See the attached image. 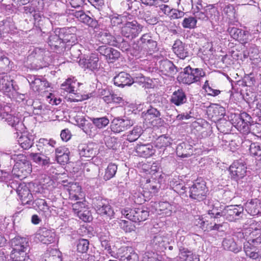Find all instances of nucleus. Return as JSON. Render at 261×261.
<instances>
[{
  "instance_id": "b1692460",
  "label": "nucleus",
  "mask_w": 261,
  "mask_h": 261,
  "mask_svg": "<svg viewBox=\"0 0 261 261\" xmlns=\"http://www.w3.org/2000/svg\"><path fill=\"white\" fill-rule=\"evenodd\" d=\"M16 191L23 204H31L32 202L33 196L30 192L29 188L25 185H19Z\"/></svg>"
},
{
  "instance_id": "c756f323",
  "label": "nucleus",
  "mask_w": 261,
  "mask_h": 261,
  "mask_svg": "<svg viewBox=\"0 0 261 261\" xmlns=\"http://www.w3.org/2000/svg\"><path fill=\"white\" fill-rule=\"evenodd\" d=\"M136 151L139 156L143 158H148L153 155L155 151L152 145L141 144L136 147Z\"/></svg>"
},
{
  "instance_id": "72a5a7b5",
  "label": "nucleus",
  "mask_w": 261,
  "mask_h": 261,
  "mask_svg": "<svg viewBox=\"0 0 261 261\" xmlns=\"http://www.w3.org/2000/svg\"><path fill=\"white\" fill-rule=\"evenodd\" d=\"M173 50L180 59H185L188 56V51L185 49V44L179 40H176L173 44Z\"/></svg>"
},
{
  "instance_id": "5701e85b",
  "label": "nucleus",
  "mask_w": 261,
  "mask_h": 261,
  "mask_svg": "<svg viewBox=\"0 0 261 261\" xmlns=\"http://www.w3.org/2000/svg\"><path fill=\"white\" fill-rule=\"evenodd\" d=\"M47 43L51 49L56 51H62L65 48L60 34L57 35L56 32L51 33L47 39Z\"/></svg>"
},
{
  "instance_id": "052dcab7",
  "label": "nucleus",
  "mask_w": 261,
  "mask_h": 261,
  "mask_svg": "<svg viewBox=\"0 0 261 261\" xmlns=\"http://www.w3.org/2000/svg\"><path fill=\"white\" fill-rule=\"evenodd\" d=\"M70 197H73L76 199L78 198L77 194L81 192V188L76 183H72L68 189Z\"/></svg>"
},
{
  "instance_id": "a211bd4d",
  "label": "nucleus",
  "mask_w": 261,
  "mask_h": 261,
  "mask_svg": "<svg viewBox=\"0 0 261 261\" xmlns=\"http://www.w3.org/2000/svg\"><path fill=\"white\" fill-rule=\"evenodd\" d=\"M35 237L43 244H49L55 241L56 233L54 230L43 227L38 230Z\"/></svg>"
},
{
  "instance_id": "ddd939ff",
  "label": "nucleus",
  "mask_w": 261,
  "mask_h": 261,
  "mask_svg": "<svg viewBox=\"0 0 261 261\" xmlns=\"http://www.w3.org/2000/svg\"><path fill=\"white\" fill-rule=\"evenodd\" d=\"M80 22L86 24L93 29H97L99 27L98 22L93 17H91L83 10H72L71 13Z\"/></svg>"
},
{
  "instance_id": "a878e982",
  "label": "nucleus",
  "mask_w": 261,
  "mask_h": 261,
  "mask_svg": "<svg viewBox=\"0 0 261 261\" xmlns=\"http://www.w3.org/2000/svg\"><path fill=\"white\" fill-rule=\"evenodd\" d=\"M31 159L42 168L48 167L50 164V158L48 155L42 152L31 153L29 155Z\"/></svg>"
},
{
  "instance_id": "9b49d317",
  "label": "nucleus",
  "mask_w": 261,
  "mask_h": 261,
  "mask_svg": "<svg viewBox=\"0 0 261 261\" xmlns=\"http://www.w3.org/2000/svg\"><path fill=\"white\" fill-rule=\"evenodd\" d=\"M169 238L167 233L160 232L154 234L151 238L150 245L155 251H164L169 244Z\"/></svg>"
},
{
  "instance_id": "1a4fd4ad",
  "label": "nucleus",
  "mask_w": 261,
  "mask_h": 261,
  "mask_svg": "<svg viewBox=\"0 0 261 261\" xmlns=\"http://www.w3.org/2000/svg\"><path fill=\"white\" fill-rule=\"evenodd\" d=\"M230 177L239 182L246 175L247 167L242 161H235L229 168Z\"/></svg>"
},
{
  "instance_id": "a19ab883",
  "label": "nucleus",
  "mask_w": 261,
  "mask_h": 261,
  "mask_svg": "<svg viewBox=\"0 0 261 261\" xmlns=\"http://www.w3.org/2000/svg\"><path fill=\"white\" fill-rule=\"evenodd\" d=\"M172 139L166 135H164L159 137L155 142V147L162 149L167 147L171 145Z\"/></svg>"
},
{
  "instance_id": "9d476101",
  "label": "nucleus",
  "mask_w": 261,
  "mask_h": 261,
  "mask_svg": "<svg viewBox=\"0 0 261 261\" xmlns=\"http://www.w3.org/2000/svg\"><path fill=\"white\" fill-rule=\"evenodd\" d=\"M250 119L251 117L245 112L236 115L232 119V124L241 133L247 134L249 132L250 129H252V127L250 128L248 125Z\"/></svg>"
},
{
  "instance_id": "0e129e2a",
  "label": "nucleus",
  "mask_w": 261,
  "mask_h": 261,
  "mask_svg": "<svg viewBox=\"0 0 261 261\" xmlns=\"http://www.w3.org/2000/svg\"><path fill=\"white\" fill-rule=\"evenodd\" d=\"M217 203H212L211 206L214 207V208L208 209L207 210V213L212 218L213 217L214 219H217L219 218V217H222L221 215L222 211H219L218 207L216 205Z\"/></svg>"
},
{
  "instance_id": "5fc2aeb1",
  "label": "nucleus",
  "mask_w": 261,
  "mask_h": 261,
  "mask_svg": "<svg viewBox=\"0 0 261 261\" xmlns=\"http://www.w3.org/2000/svg\"><path fill=\"white\" fill-rule=\"evenodd\" d=\"M89 243L88 240L81 239L76 244L77 251L82 253H86L89 248Z\"/></svg>"
},
{
  "instance_id": "f257e3e1",
  "label": "nucleus",
  "mask_w": 261,
  "mask_h": 261,
  "mask_svg": "<svg viewBox=\"0 0 261 261\" xmlns=\"http://www.w3.org/2000/svg\"><path fill=\"white\" fill-rule=\"evenodd\" d=\"M248 240L244 244L246 255L253 259L261 258V251L257 246L261 243V223L254 222L250 225Z\"/></svg>"
},
{
  "instance_id": "864d4df0",
  "label": "nucleus",
  "mask_w": 261,
  "mask_h": 261,
  "mask_svg": "<svg viewBox=\"0 0 261 261\" xmlns=\"http://www.w3.org/2000/svg\"><path fill=\"white\" fill-rule=\"evenodd\" d=\"M90 120L94 125L98 128H102L109 123V120L106 117L100 118H91Z\"/></svg>"
},
{
  "instance_id": "e2e57ef3",
  "label": "nucleus",
  "mask_w": 261,
  "mask_h": 261,
  "mask_svg": "<svg viewBox=\"0 0 261 261\" xmlns=\"http://www.w3.org/2000/svg\"><path fill=\"white\" fill-rule=\"evenodd\" d=\"M220 7L221 10L226 15L229 16H231L233 15L234 8L232 5L221 3L220 4Z\"/></svg>"
},
{
  "instance_id": "6e6d98bb",
  "label": "nucleus",
  "mask_w": 261,
  "mask_h": 261,
  "mask_svg": "<svg viewBox=\"0 0 261 261\" xmlns=\"http://www.w3.org/2000/svg\"><path fill=\"white\" fill-rule=\"evenodd\" d=\"M100 38L103 44L111 45H115L114 37L109 33L105 32L101 33Z\"/></svg>"
},
{
  "instance_id": "4be33fe9",
  "label": "nucleus",
  "mask_w": 261,
  "mask_h": 261,
  "mask_svg": "<svg viewBox=\"0 0 261 261\" xmlns=\"http://www.w3.org/2000/svg\"><path fill=\"white\" fill-rule=\"evenodd\" d=\"M31 165L26 159L17 161L13 166L12 172L18 176H21L20 173L25 175L31 171Z\"/></svg>"
},
{
  "instance_id": "bb28decb",
  "label": "nucleus",
  "mask_w": 261,
  "mask_h": 261,
  "mask_svg": "<svg viewBox=\"0 0 261 261\" xmlns=\"http://www.w3.org/2000/svg\"><path fill=\"white\" fill-rule=\"evenodd\" d=\"M230 35L237 40L242 41L244 43L247 42L249 39V33L247 31H244L241 29L232 27L228 29Z\"/></svg>"
},
{
  "instance_id": "f704fd0d",
  "label": "nucleus",
  "mask_w": 261,
  "mask_h": 261,
  "mask_svg": "<svg viewBox=\"0 0 261 261\" xmlns=\"http://www.w3.org/2000/svg\"><path fill=\"white\" fill-rule=\"evenodd\" d=\"M179 257L181 261H199V259L196 254L184 247H180Z\"/></svg>"
},
{
  "instance_id": "774afa93",
  "label": "nucleus",
  "mask_w": 261,
  "mask_h": 261,
  "mask_svg": "<svg viewBox=\"0 0 261 261\" xmlns=\"http://www.w3.org/2000/svg\"><path fill=\"white\" fill-rule=\"evenodd\" d=\"M184 15L185 13L183 11L172 9L169 16L171 19H175L182 17Z\"/></svg>"
},
{
  "instance_id": "f8f14e48",
  "label": "nucleus",
  "mask_w": 261,
  "mask_h": 261,
  "mask_svg": "<svg viewBox=\"0 0 261 261\" xmlns=\"http://www.w3.org/2000/svg\"><path fill=\"white\" fill-rule=\"evenodd\" d=\"M94 207L97 214L106 216L110 219L113 217L114 212L106 199L98 198L94 202Z\"/></svg>"
},
{
  "instance_id": "412c9836",
  "label": "nucleus",
  "mask_w": 261,
  "mask_h": 261,
  "mask_svg": "<svg viewBox=\"0 0 261 261\" xmlns=\"http://www.w3.org/2000/svg\"><path fill=\"white\" fill-rule=\"evenodd\" d=\"M212 117L214 120L217 121V127L218 129H221V131H224L221 128L222 124H224L227 126H229L230 122L225 119H222L225 114V109L224 107H221L219 105H216L215 107L213 109Z\"/></svg>"
},
{
  "instance_id": "bf43d9fd",
  "label": "nucleus",
  "mask_w": 261,
  "mask_h": 261,
  "mask_svg": "<svg viewBox=\"0 0 261 261\" xmlns=\"http://www.w3.org/2000/svg\"><path fill=\"white\" fill-rule=\"evenodd\" d=\"M101 245L102 247L105 250H107L108 254L112 257H115V256L117 254V252H115V251L113 250L114 247L112 248L110 240L103 241L101 242Z\"/></svg>"
},
{
  "instance_id": "3c124183",
  "label": "nucleus",
  "mask_w": 261,
  "mask_h": 261,
  "mask_svg": "<svg viewBox=\"0 0 261 261\" xmlns=\"http://www.w3.org/2000/svg\"><path fill=\"white\" fill-rule=\"evenodd\" d=\"M32 202V206L34 207H37L39 210L44 212H47L49 211V206L44 199H36Z\"/></svg>"
},
{
  "instance_id": "6e6552de",
  "label": "nucleus",
  "mask_w": 261,
  "mask_h": 261,
  "mask_svg": "<svg viewBox=\"0 0 261 261\" xmlns=\"http://www.w3.org/2000/svg\"><path fill=\"white\" fill-rule=\"evenodd\" d=\"M143 28L136 20L127 21L122 27L121 33L123 36L132 40L139 35Z\"/></svg>"
},
{
  "instance_id": "37998d69",
  "label": "nucleus",
  "mask_w": 261,
  "mask_h": 261,
  "mask_svg": "<svg viewBox=\"0 0 261 261\" xmlns=\"http://www.w3.org/2000/svg\"><path fill=\"white\" fill-rule=\"evenodd\" d=\"M192 76L190 75L189 72L188 71V69L185 67L182 71H180L177 77L178 81L180 83H182L185 85H190L193 83H194Z\"/></svg>"
},
{
  "instance_id": "20e7f679",
  "label": "nucleus",
  "mask_w": 261,
  "mask_h": 261,
  "mask_svg": "<svg viewBox=\"0 0 261 261\" xmlns=\"http://www.w3.org/2000/svg\"><path fill=\"white\" fill-rule=\"evenodd\" d=\"M12 112L10 107L5 106L3 108H1L0 116L16 130L21 132L24 129V125L20 118L15 116Z\"/></svg>"
},
{
  "instance_id": "0eeeda50",
  "label": "nucleus",
  "mask_w": 261,
  "mask_h": 261,
  "mask_svg": "<svg viewBox=\"0 0 261 261\" xmlns=\"http://www.w3.org/2000/svg\"><path fill=\"white\" fill-rule=\"evenodd\" d=\"M243 211L244 208L241 205H230L222 210L221 215L224 219L235 222L242 218Z\"/></svg>"
},
{
  "instance_id": "680f3d73",
  "label": "nucleus",
  "mask_w": 261,
  "mask_h": 261,
  "mask_svg": "<svg viewBox=\"0 0 261 261\" xmlns=\"http://www.w3.org/2000/svg\"><path fill=\"white\" fill-rule=\"evenodd\" d=\"M94 125L93 122L90 123L88 121H85L83 125L82 129L86 134L92 136L94 134L95 130Z\"/></svg>"
},
{
  "instance_id": "8fccbe9b",
  "label": "nucleus",
  "mask_w": 261,
  "mask_h": 261,
  "mask_svg": "<svg viewBox=\"0 0 261 261\" xmlns=\"http://www.w3.org/2000/svg\"><path fill=\"white\" fill-rule=\"evenodd\" d=\"M250 154L256 157V159L261 160V144L253 143L250 145Z\"/></svg>"
},
{
  "instance_id": "a18cd8bd",
  "label": "nucleus",
  "mask_w": 261,
  "mask_h": 261,
  "mask_svg": "<svg viewBox=\"0 0 261 261\" xmlns=\"http://www.w3.org/2000/svg\"><path fill=\"white\" fill-rule=\"evenodd\" d=\"M15 29L13 20L10 17L0 21V32L8 33Z\"/></svg>"
},
{
  "instance_id": "7c9ffc66",
  "label": "nucleus",
  "mask_w": 261,
  "mask_h": 261,
  "mask_svg": "<svg viewBox=\"0 0 261 261\" xmlns=\"http://www.w3.org/2000/svg\"><path fill=\"white\" fill-rule=\"evenodd\" d=\"M59 33L64 45L67 44L68 45H72L73 43L75 44L76 41V35L71 32L70 29H62Z\"/></svg>"
},
{
  "instance_id": "4c0bfd02",
  "label": "nucleus",
  "mask_w": 261,
  "mask_h": 261,
  "mask_svg": "<svg viewBox=\"0 0 261 261\" xmlns=\"http://www.w3.org/2000/svg\"><path fill=\"white\" fill-rule=\"evenodd\" d=\"M207 18L212 25L218 23L219 21L220 15L217 9L213 6L207 7Z\"/></svg>"
},
{
  "instance_id": "c85d7f7f",
  "label": "nucleus",
  "mask_w": 261,
  "mask_h": 261,
  "mask_svg": "<svg viewBox=\"0 0 261 261\" xmlns=\"http://www.w3.org/2000/svg\"><path fill=\"white\" fill-rule=\"evenodd\" d=\"M156 207L159 214L166 216H170L175 208L173 204L167 201H160L156 204Z\"/></svg>"
},
{
  "instance_id": "79ce46f5",
  "label": "nucleus",
  "mask_w": 261,
  "mask_h": 261,
  "mask_svg": "<svg viewBox=\"0 0 261 261\" xmlns=\"http://www.w3.org/2000/svg\"><path fill=\"white\" fill-rule=\"evenodd\" d=\"M186 68L188 69L192 78L194 77L193 80L195 83L200 81L202 77L205 76V73L202 68H194L190 66H188Z\"/></svg>"
},
{
  "instance_id": "473e14b6",
  "label": "nucleus",
  "mask_w": 261,
  "mask_h": 261,
  "mask_svg": "<svg viewBox=\"0 0 261 261\" xmlns=\"http://www.w3.org/2000/svg\"><path fill=\"white\" fill-rule=\"evenodd\" d=\"M143 47L147 48L149 51H154L157 47V43L153 40L150 34H143L140 39Z\"/></svg>"
},
{
  "instance_id": "603ef678",
  "label": "nucleus",
  "mask_w": 261,
  "mask_h": 261,
  "mask_svg": "<svg viewBox=\"0 0 261 261\" xmlns=\"http://www.w3.org/2000/svg\"><path fill=\"white\" fill-rule=\"evenodd\" d=\"M197 19L194 17L189 16L184 19L182 26L185 29H192L196 27Z\"/></svg>"
},
{
  "instance_id": "2f4dec72",
  "label": "nucleus",
  "mask_w": 261,
  "mask_h": 261,
  "mask_svg": "<svg viewBox=\"0 0 261 261\" xmlns=\"http://www.w3.org/2000/svg\"><path fill=\"white\" fill-rule=\"evenodd\" d=\"M78 150L81 156L85 158H92L96 152L91 144H81L78 146Z\"/></svg>"
},
{
  "instance_id": "13d9d810",
  "label": "nucleus",
  "mask_w": 261,
  "mask_h": 261,
  "mask_svg": "<svg viewBox=\"0 0 261 261\" xmlns=\"http://www.w3.org/2000/svg\"><path fill=\"white\" fill-rule=\"evenodd\" d=\"M45 261H61L60 253L56 250L45 254Z\"/></svg>"
},
{
  "instance_id": "ea45409f",
  "label": "nucleus",
  "mask_w": 261,
  "mask_h": 261,
  "mask_svg": "<svg viewBox=\"0 0 261 261\" xmlns=\"http://www.w3.org/2000/svg\"><path fill=\"white\" fill-rule=\"evenodd\" d=\"M13 80L8 75L0 78V90L4 92H9L13 89Z\"/></svg>"
},
{
  "instance_id": "423d86ee",
  "label": "nucleus",
  "mask_w": 261,
  "mask_h": 261,
  "mask_svg": "<svg viewBox=\"0 0 261 261\" xmlns=\"http://www.w3.org/2000/svg\"><path fill=\"white\" fill-rule=\"evenodd\" d=\"M113 81L116 86L123 88L125 86L131 85L134 82L144 83L145 79L142 74L133 79L129 74L121 72L114 77Z\"/></svg>"
},
{
  "instance_id": "c03bdc74",
  "label": "nucleus",
  "mask_w": 261,
  "mask_h": 261,
  "mask_svg": "<svg viewBox=\"0 0 261 261\" xmlns=\"http://www.w3.org/2000/svg\"><path fill=\"white\" fill-rule=\"evenodd\" d=\"M79 84L73 79L69 78L61 85V89L70 93L75 94V89Z\"/></svg>"
},
{
  "instance_id": "dca6fc26",
  "label": "nucleus",
  "mask_w": 261,
  "mask_h": 261,
  "mask_svg": "<svg viewBox=\"0 0 261 261\" xmlns=\"http://www.w3.org/2000/svg\"><path fill=\"white\" fill-rule=\"evenodd\" d=\"M79 64L83 68L92 71L97 70L100 67L98 56L96 54H92L86 58L80 59Z\"/></svg>"
},
{
  "instance_id": "338daca9",
  "label": "nucleus",
  "mask_w": 261,
  "mask_h": 261,
  "mask_svg": "<svg viewBox=\"0 0 261 261\" xmlns=\"http://www.w3.org/2000/svg\"><path fill=\"white\" fill-rule=\"evenodd\" d=\"M143 261H160L158 255L154 252H146L143 257Z\"/></svg>"
},
{
  "instance_id": "39448f33",
  "label": "nucleus",
  "mask_w": 261,
  "mask_h": 261,
  "mask_svg": "<svg viewBox=\"0 0 261 261\" xmlns=\"http://www.w3.org/2000/svg\"><path fill=\"white\" fill-rule=\"evenodd\" d=\"M207 191L205 182L198 179L190 188L189 197L196 201H201L205 199Z\"/></svg>"
},
{
  "instance_id": "aec40b11",
  "label": "nucleus",
  "mask_w": 261,
  "mask_h": 261,
  "mask_svg": "<svg viewBox=\"0 0 261 261\" xmlns=\"http://www.w3.org/2000/svg\"><path fill=\"white\" fill-rule=\"evenodd\" d=\"M27 80L34 91L39 92L49 87V83L45 79L37 75H29Z\"/></svg>"
},
{
  "instance_id": "f3484780",
  "label": "nucleus",
  "mask_w": 261,
  "mask_h": 261,
  "mask_svg": "<svg viewBox=\"0 0 261 261\" xmlns=\"http://www.w3.org/2000/svg\"><path fill=\"white\" fill-rule=\"evenodd\" d=\"M144 119L152 126L160 125L161 123V113L156 108L150 107L146 112L142 113Z\"/></svg>"
},
{
  "instance_id": "4468645a",
  "label": "nucleus",
  "mask_w": 261,
  "mask_h": 261,
  "mask_svg": "<svg viewBox=\"0 0 261 261\" xmlns=\"http://www.w3.org/2000/svg\"><path fill=\"white\" fill-rule=\"evenodd\" d=\"M115 258L120 261H139V256L131 247H122L118 249Z\"/></svg>"
},
{
  "instance_id": "e433bc0d",
  "label": "nucleus",
  "mask_w": 261,
  "mask_h": 261,
  "mask_svg": "<svg viewBox=\"0 0 261 261\" xmlns=\"http://www.w3.org/2000/svg\"><path fill=\"white\" fill-rule=\"evenodd\" d=\"M187 96L182 89L174 91L171 98V102L176 106H180L187 101Z\"/></svg>"
},
{
  "instance_id": "de8ad7c7",
  "label": "nucleus",
  "mask_w": 261,
  "mask_h": 261,
  "mask_svg": "<svg viewBox=\"0 0 261 261\" xmlns=\"http://www.w3.org/2000/svg\"><path fill=\"white\" fill-rule=\"evenodd\" d=\"M117 170V166L114 163H110L108 165L105 170V174L103 178L106 181L114 177Z\"/></svg>"
},
{
  "instance_id": "393cba45",
  "label": "nucleus",
  "mask_w": 261,
  "mask_h": 261,
  "mask_svg": "<svg viewBox=\"0 0 261 261\" xmlns=\"http://www.w3.org/2000/svg\"><path fill=\"white\" fill-rule=\"evenodd\" d=\"M159 69L160 71L166 75H172L179 72V69L176 67L173 63L168 60H165L160 62Z\"/></svg>"
},
{
  "instance_id": "2eb2a0df",
  "label": "nucleus",
  "mask_w": 261,
  "mask_h": 261,
  "mask_svg": "<svg viewBox=\"0 0 261 261\" xmlns=\"http://www.w3.org/2000/svg\"><path fill=\"white\" fill-rule=\"evenodd\" d=\"M133 124V121L127 118L122 119L117 117L112 121L110 128L114 133H119L125 130L132 126Z\"/></svg>"
},
{
  "instance_id": "58836bf2",
  "label": "nucleus",
  "mask_w": 261,
  "mask_h": 261,
  "mask_svg": "<svg viewBox=\"0 0 261 261\" xmlns=\"http://www.w3.org/2000/svg\"><path fill=\"white\" fill-rule=\"evenodd\" d=\"M222 246L224 249L237 253L241 250V247L238 246L232 238H225L222 242Z\"/></svg>"
},
{
  "instance_id": "49530a36",
  "label": "nucleus",
  "mask_w": 261,
  "mask_h": 261,
  "mask_svg": "<svg viewBox=\"0 0 261 261\" xmlns=\"http://www.w3.org/2000/svg\"><path fill=\"white\" fill-rule=\"evenodd\" d=\"M143 133V129L141 126H136L133 130L129 131L126 135V140L130 142L136 141Z\"/></svg>"
},
{
  "instance_id": "4d7b16f0",
  "label": "nucleus",
  "mask_w": 261,
  "mask_h": 261,
  "mask_svg": "<svg viewBox=\"0 0 261 261\" xmlns=\"http://www.w3.org/2000/svg\"><path fill=\"white\" fill-rule=\"evenodd\" d=\"M107 53L106 58L110 62H114L120 57V53L117 50L111 47L107 49Z\"/></svg>"
},
{
  "instance_id": "f03ea898",
  "label": "nucleus",
  "mask_w": 261,
  "mask_h": 261,
  "mask_svg": "<svg viewBox=\"0 0 261 261\" xmlns=\"http://www.w3.org/2000/svg\"><path fill=\"white\" fill-rule=\"evenodd\" d=\"M12 250L10 257L13 261H31L27 255L29 251V244L28 239L16 237L11 240Z\"/></svg>"
},
{
  "instance_id": "09e8293b",
  "label": "nucleus",
  "mask_w": 261,
  "mask_h": 261,
  "mask_svg": "<svg viewBox=\"0 0 261 261\" xmlns=\"http://www.w3.org/2000/svg\"><path fill=\"white\" fill-rule=\"evenodd\" d=\"M18 141L20 146L24 149H29L33 144V140L32 137H30L27 136H21Z\"/></svg>"
},
{
  "instance_id": "6ab92c4d",
  "label": "nucleus",
  "mask_w": 261,
  "mask_h": 261,
  "mask_svg": "<svg viewBox=\"0 0 261 261\" xmlns=\"http://www.w3.org/2000/svg\"><path fill=\"white\" fill-rule=\"evenodd\" d=\"M56 144V141L52 139L40 138L36 146L40 152L49 155L54 152Z\"/></svg>"
},
{
  "instance_id": "69168bd1",
  "label": "nucleus",
  "mask_w": 261,
  "mask_h": 261,
  "mask_svg": "<svg viewBox=\"0 0 261 261\" xmlns=\"http://www.w3.org/2000/svg\"><path fill=\"white\" fill-rule=\"evenodd\" d=\"M120 224L121 227L125 232H131L134 230L135 226L129 221L121 220Z\"/></svg>"
},
{
  "instance_id": "7ed1b4c3",
  "label": "nucleus",
  "mask_w": 261,
  "mask_h": 261,
  "mask_svg": "<svg viewBox=\"0 0 261 261\" xmlns=\"http://www.w3.org/2000/svg\"><path fill=\"white\" fill-rule=\"evenodd\" d=\"M122 215L130 221L134 222H141L145 221L149 216L147 208L143 206L130 208H122L121 211Z\"/></svg>"
},
{
  "instance_id": "c9c22d12",
  "label": "nucleus",
  "mask_w": 261,
  "mask_h": 261,
  "mask_svg": "<svg viewBox=\"0 0 261 261\" xmlns=\"http://www.w3.org/2000/svg\"><path fill=\"white\" fill-rule=\"evenodd\" d=\"M193 153L192 146L188 143L182 142L176 147V154L178 156L187 158Z\"/></svg>"
},
{
  "instance_id": "cd10ccee",
  "label": "nucleus",
  "mask_w": 261,
  "mask_h": 261,
  "mask_svg": "<svg viewBox=\"0 0 261 261\" xmlns=\"http://www.w3.org/2000/svg\"><path fill=\"white\" fill-rule=\"evenodd\" d=\"M245 209L250 215H257L261 212V202L257 199L247 201L245 204Z\"/></svg>"
}]
</instances>
